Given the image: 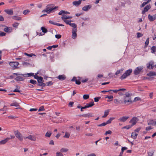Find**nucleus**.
Wrapping results in <instances>:
<instances>
[{"label":"nucleus","instance_id":"27","mask_svg":"<svg viewBox=\"0 0 156 156\" xmlns=\"http://www.w3.org/2000/svg\"><path fill=\"white\" fill-rule=\"evenodd\" d=\"M151 6L150 5H147L144 8V10L146 12H147L148 10L150 9Z\"/></svg>","mask_w":156,"mask_h":156},{"label":"nucleus","instance_id":"56","mask_svg":"<svg viewBox=\"0 0 156 156\" xmlns=\"http://www.w3.org/2000/svg\"><path fill=\"white\" fill-rule=\"evenodd\" d=\"M112 133V132L111 130H108L105 133V135H107L108 134H111Z\"/></svg>","mask_w":156,"mask_h":156},{"label":"nucleus","instance_id":"28","mask_svg":"<svg viewBox=\"0 0 156 156\" xmlns=\"http://www.w3.org/2000/svg\"><path fill=\"white\" fill-rule=\"evenodd\" d=\"M109 112V110H106L104 112V115L102 116V118H104L106 117L108 115Z\"/></svg>","mask_w":156,"mask_h":156},{"label":"nucleus","instance_id":"46","mask_svg":"<svg viewBox=\"0 0 156 156\" xmlns=\"http://www.w3.org/2000/svg\"><path fill=\"white\" fill-rule=\"evenodd\" d=\"M45 109H44V106H42L40 107L38 109V111L40 112L41 111H44Z\"/></svg>","mask_w":156,"mask_h":156},{"label":"nucleus","instance_id":"43","mask_svg":"<svg viewBox=\"0 0 156 156\" xmlns=\"http://www.w3.org/2000/svg\"><path fill=\"white\" fill-rule=\"evenodd\" d=\"M107 124L106 122H103L101 124H98L97 125V126L98 127H101L102 126H105Z\"/></svg>","mask_w":156,"mask_h":156},{"label":"nucleus","instance_id":"34","mask_svg":"<svg viewBox=\"0 0 156 156\" xmlns=\"http://www.w3.org/2000/svg\"><path fill=\"white\" fill-rule=\"evenodd\" d=\"M128 76L125 73H123V75L120 77V79L121 80H123L125 78H126Z\"/></svg>","mask_w":156,"mask_h":156},{"label":"nucleus","instance_id":"54","mask_svg":"<svg viewBox=\"0 0 156 156\" xmlns=\"http://www.w3.org/2000/svg\"><path fill=\"white\" fill-rule=\"evenodd\" d=\"M56 156H63V154L61 152H57L56 153Z\"/></svg>","mask_w":156,"mask_h":156},{"label":"nucleus","instance_id":"1","mask_svg":"<svg viewBox=\"0 0 156 156\" xmlns=\"http://www.w3.org/2000/svg\"><path fill=\"white\" fill-rule=\"evenodd\" d=\"M53 4L48 5L44 10L42 11V12H46L47 14H50L51 12H54V10L58 8V6H56L54 7L52 6Z\"/></svg>","mask_w":156,"mask_h":156},{"label":"nucleus","instance_id":"4","mask_svg":"<svg viewBox=\"0 0 156 156\" xmlns=\"http://www.w3.org/2000/svg\"><path fill=\"white\" fill-rule=\"evenodd\" d=\"M16 136L20 140L22 141L23 139L21 133L18 131L16 130L14 132Z\"/></svg>","mask_w":156,"mask_h":156},{"label":"nucleus","instance_id":"14","mask_svg":"<svg viewBox=\"0 0 156 156\" xmlns=\"http://www.w3.org/2000/svg\"><path fill=\"white\" fill-rule=\"evenodd\" d=\"M77 31V29H73L72 30V37L73 38H75L77 36V34L76 32Z\"/></svg>","mask_w":156,"mask_h":156},{"label":"nucleus","instance_id":"55","mask_svg":"<svg viewBox=\"0 0 156 156\" xmlns=\"http://www.w3.org/2000/svg\"><path fill=\"white\" fill-rule=\"evenodd\" d=\"M149 38H148L145 42V46H147V45L148 44L149 42Z\"/></svg>","mask_w":156,"mask_h":156},{"label":"nucleus","instance_id":"21","mask_svg":"<svg viewBox=\"0 0 156 156\" xmlns=\"http://www.w3.org/2000/svg\"><path fill=\"white\" fill-rule=\"evenodd\" d=\"M4 31L7 33H10L11 32L12 30L11 27H6L4 30Z\"/></svg>","mask_w":156,"mask_h":156},{"label":"nucleus","instance_id":"6","mask_svg":"<svg viewBox=\"0 0 156 156\" xmlns=\"http://www.w3.org/2000/svg\"><path fill=\"white\" fill-rule=\"evenodd\" d=\"M9 65L14 69H16L19 64L18 62H10L9 63Z\"/></svg>","mask_w":156,"mask_h":156},{"label":"nucleus","instance_id":"63","mask_svg":"<svg viewBox=\"0 0 156 156\" xmlns=\"http://www.w3.org/2000/svg\"><path fill=\"white\" fill-rule=\"evenodd\" d=\"M76 83L78 85H80L81 83L80 81L78 80H76Z\"/></svg>","mask_w":156,"mask_h":156},{"label":"nucleus","instance_id":"48","mask_svg":"<svg viewBox=\"0 0 156 156\" xmlns=\"http://www.w3.org/2000/svg\"><path fill=\"white\" fill-rule=\"evenodd\" d=\"M68 150L64 148H62L60 150V151L62 152H67Z\"/></svg>","mask_w":156,"mask_h":156},{"label":"nucleus","instance_id":"11","mask_svg":"<svg viewBox=\"0 0 156 156\" xmlns=\"http://www.w3.org/2000/svg\"><path fill=\"white\" fill-rule=\"evenodd\" d=\"M129 117L128 116H123L121 117L118 119V120L121 122H125L128 119Z\"/></svg>","mask_w":156,"mask_h":156},{"label":"nucleus","instance_id":"31","mask_svg":"<svg viewBox=\"0 0 156 156\" xmlns=\"http://www.w3.org/2000/svg\"><path fill=\"white\" fill-rule=\"evenodd\" d=\"M115 118L112 117L110 118L106 122L107 124H110L111 123L112 121Z\"/></svg>","mask_w":156,"mask_h":156},{"label":"nucleus","instance_id":"2","mask_svg":"<svg viewBox=\"0 0 156 156\" xmlns=\"http://www.w3.org/2000/svg\"><path fill=\"white\" fill-rule=\"evenodd\" d=\"M126 96L124 98V103L126 104L127 102H129L131 103L132 101L131 100L130 97L132 95V94L129 93L128 92H126Z\"/></svg>","mask_w":156,"mask_h":156},{"label":"nucleus","instance_id":"57","mask_svg":"<svg viewBox=\"0 0 156 156\" xmlns=\"http://www.w3.org/2000/svg\"><path fill=\"white\" fill-rule=\"evenodd\" d=\"M127 148L126 147H122V153L123 154L124 150L127 149Z\"/></svg>","mask_w":156,"mask_h":156},{"label":"nucleus","instance_id":"51","mask_svg":"<svg viewBox=\"0 0 156 156\" xmlns=\"http://www.w3.org/2000/svg\"><path fill=\"white\" fill-rule=\"evenodd\" d=\"M101 98V97H98L94 98V101L95 102H98L99 100Z\"/></svg>","mask_w":156,"mask_h":156},{"label":"nucleus","instance_id":"64","mask_svg":"<svg viewBox=\"0 0 156 156\" xmlns=\"http://www.w3.org/2000/svg\"><path fill=\"white\" fill-rule=\"evenodd\" d=\"M113 98V96H106V97H105V98H108V99H112Z\"/></svg>","mask_w":156,"mask_h":156},{"label":"nucleus","instance_id":"10","mask_svg":"<svg viewBox=\"0 0 156 156\" xmlns=\"http://www.w3.org/2000/svg\"><path fill=\"white\" fill-rule=\"evenodd\" d=\"M148 18L150 21H153L156 19V14L154 15L153 16L149 14L148 16Z\"/></svg>","mask_w":156,"mask_h":156},{"label":"nucleus","instance_id":"15","mask_svg":"<svg viewBox=\"0 0 156 156\" xmlns=\"http://www.w3.org/2000/svg\"><path fill=\"white\" fill-rule=\"evenodd\" d=\"M57 78L59 80L62 81L64 80L66 78V76L64 75H59Z\"/></svg>","mask_w":156,"mask_h":156},{"label":"nucleus","instance_id":"23","mask_svg":"<svg viewBox=\"0 0 156 156\" xmlns=\"http://www.w3.org/2000/svg\"><path fill=\"white\" fill-rule=\"evenodd\" d=\"M5 11L8 14L12 15L13 14V11L12 10H5Z\"/></svg>","mask_w":156,"mask_h":156},{"label":"nucleus","instance_id":"19","mask_svg":"<svg viewBox=\"0 0 156 156\" xmlns=\"http://www.w3.org/2000/svg\"><path fill=\"white\" fill-rule=\"evenodd\" d=\"M147 75L150 76H156V72L154 71H150L147 73Z\"/></svg>","mask_w":156,"mask_h":156},{"label":"nucleus","instance_id":"59","mask_svg":"<svg viewBox=\"0 0 156 156\" xmlns=\"http://www.w3.org/2000/svg\"><path fill=\"white\" fill-rule=\"evenodd\" d=\"M74 104L73 102H70L69 104V106L71 107L73 106V105Z\"/></svg>","mask_w":156,"mask_h":156},{"label":"nucleus","instance_id":"32","mask_svg":"<svg viewBox=\"0 0 156 156\" xmlns=\"http://www.w3.org/2000/svg\"><path fill=\"white\" fill-rule=\"evenodd\" d=\"M10 106H15L16 107H18L19 106V104L16 102H13L10 105Z\"/></svg>","mask_w":156,"mask_h":156},{"label":"nucleus","instance_id":"53","mask_svg":"<svg viewBox=\"0 0 156 156\" xmlns=\"http://www.w3.org/2000/svg\"><path fill=\"white\" fill-rule=\"evenodd\" d=\"M6 34L4 32L0 31V36L2 37L5 36Z\"/></svg>","mask_w":156,"mask_h":156},{"label":"nucleus","instance_id":"35","mask_svg":"<svg viewBox=\"0 0 156 156\" xmlns=\"http://www.w3.org/2000/svg\"><path fill=\"white\" fill-rule=\"evenodd\" d=\"M41 29L42 30V32L44 33H46L48 32L47 30L44 27H42Z\"/></svg>","mask_w":156,"mask_h":156},{"label":"nucleus","instance_id":"18","mask_svg":"<svg viewBox=\"0 0 156 156\" xmlns=\"http://www.w3.org/2000/svg\"><path fill=\"white\" fill-rule=\"evenodd\" d=\"M93 116V114L90 113H89L86 114H84L83 117H90Z\"/></svg>","mask_w":156,"mask_h":156},{"label":"nucleus","instance_id":"33","mask_svg":"<svg viewBox=\"0 0 156 156\" xmlns=\"http://www.w3.org/2000/svg\"><path fill=\"white\" fill-rule=\"evenodd\" d=\"M69 25L74 28L73 29H77V25L75 23H70L69 24Z\"/></svg>","mask_w":156,"mask_h":156},{"label":"nucleus","instance_id":"50","mask_svg":"<svg viewBox=\"0 0 156 156\" xmlns=\"http://www.w3.org/2000/svg\"><path fill=\"white\" fill-rule=\"evenodd\" d=\"M53 82L51 81L47 82L46 83V85L48 86H49L53 84Z\"/></svg>","mask_w":156,"mask_h":156},{"label":"nucleus","instance_id":"61","mask_svg":"<svg viewBox=\"0 0 156 156\" xmlns=\"http://www.w3.org/2000/svg\"><path fill=\"white\" fill-rule=\"evenodd\" d=\"M55 37L57 39H59L61 37V35L60 34H56L55 35Z\"/></svg>","mask_w":156,"mask_h":156},{"label":"nucleus","instance_id":"30","mask_svg":"<svg viewBox=\"0 0 156 156\" xmlns=\"http://www.w3.org/2000/svg\"><path fill=\"white\" fill-rule=\"evenodd\" d=\"M94 105V104L93 101H91L90 103L87 104V105L88 106V108L91 107Z\"/></svg>","mask_w":156,"mask_h":156},{"label":"nucleus","instance_id":"52","mask_svg":"<svg viewBox=\"0 0 156 156\" xmlns=\"http://www.w3.org/2000/svg\"><path fill=\"white\" fill-rule=\"evenodd\" d=\"M143 35V34L140 33H137V37L138 38L141 37Z\"/></svg>","mask_w":156,"mask_h":156},{"label":"nucleus","instance_id":"9","mask_svg":"<svg viewBox=\"0 0 156 156\" xmlns=\"http://www.w3.org/2000/svg\"><path fill=\"white\" fill-rule=\"evenodd\" d=\"M126 90V89L125 88H120L118 90H110L108 91V92H110L111 94H112V92H111V91H113V92L114 93H117L118 92V91H124L125 90Z\"/></svg>","mask_w":156,"mask_h":156},{"label":"nucleus","instance_id":"3","mask_svg":"<svg viewBox=\"0 0 156 156\" xmlns=\"http://www.w3.org/2000/svg\"><path fill=\"white\" fill-rule=\"evenodd\" d=\"M144 67L143 66H140L136 67L134 71V73L135 75L139 74L143 69Z\"/></svg>","mask_w":156,"mask_h":156},{"label":"nucleus","instance_id":"8","mask_svg":"<svg viewBox=\"0 0 156 156\" xmlns=\"http://www.w3.org/2000/svg\"><path fill=\"white\" fill-rule=\"evenodd\" d=\"M147 67L148 69H153L154 66V62L152 61H150L147 64Z\"/></svg>","mask_w":156,"mask_h":156},{"label":"nucleus","instance_id":"49","mask_svg":"<svg viewBox=\"0 0 156 156\" xmlns=\"http://www.w3.org/2000/svg\"><path fill=\"white\" fill-rule=\"evenodd\" d=\"M37 85L42 87H44L46 85V83H44L43 82L41 83L40 84H37Z\"/></svg>","mask_w":156,"mask_h":156},{"label":"nucleus","instance_id":"62","mask_svg":"<svg viewBox=\"0 0 156 156\" xmlns=\"http://www.w3.org/2000/svg\"><path fill=\"white\" fill-rule=\"evenodd\" d=\"M19 23H15L12 24V26L14 27H17L18 26Z\"/></svg>","mask_w":156,"mask_h":156},{"label":"nucleus","instance_id":"17","mask_svg":"<svg viewBox=\"0 0 156 156\" xmlns=\"http://www.w3.org/2000/svg\"><path fill=\"white\" fill-rule=\"evenodd\" d=\"M91 6L90 5H85L83 8L82 10L87 11L89 9L91 8Z\"/></svg>","mask_w":156,"mask_h":156},{"label":"nucleus","instance_id":"58","mask_svg":"<svg viewBox=\"0 0 156 156\" xmlns=\"http://www.w3.org/2000/svg\"><path fill=\"white\" fill-rule=\"evenodd\" d=\"M37 74H38V73H37L36 74L34 75V78L37 80L39 78V76L37 75Z\"/></svg>","mask_w":156,"mask_h":156},{"label":"nucleus","instance_id":"60","mask_svg":"<svg viewBox=\"0 0 156 156\" xmlns=\"http://www.w3.org/2000/svg\"><path fill=\"white\" fill-rule=\"evenodd\" d=\"M30 64L27 62H24L23 63V65L24 66H28L30 65Z\"/></svg>","mask_w":156,"mask_h":156},{"label":"nucleus","instance_id":"20","mask_svg":"<svg viewBox=\"0 0 156 156\" xmlns=\"http://www.w3.org/2000/svg\"><path fill=\"white\" fill-rule=\"evenodd\" d=\"M10 138H7L0 141V145L5 144L9 140Z\"/></svg>","mask_w":156,"mask_h":156},{"label":"nucleus","instance_id":"12","mask_svg":"<svg viewBox=\"0 0 156 156\" xmlns=\"http://www.w3.org/2000/svg\"><path fill=\"white\" fill-rule=\"evenodd\" d=\"M24 138L28 139H29L33 141H35L36 140V138L34 136H33L30 135L28 136H27Z\"/></svg>","mask_w":156,"mask_h":156},{"label":"nucleus","instance_id":"5","mask_svg":"<svg viewBox=\"0 0 156 156\" xmlns=\"http://www.w3.org/2000/svg\"><path fill=\"white\" fill-rule=\"evenodd\" d=\"M138 121V118L136 117H133L130 121L129 122L132 123L131 125L132 126L135 125L137 121Z\"/></svg>","mask_w":156,"mask_h":156},{"label":"nucleus","instance_id":"39","mask_svg":"<svg viewBox=\"0 0 156 156\" xmlns=\"http://www.w3.org/2000/svg\"><path fill=\"white\" fill-rule=\"evenodd\" d=\"M89 98V94H84L83 95V98L84 99L87 100Z\"/></svg>","mask_w":156,"mask_h":156},{"label":"nucleus","instance_id":"26","mask_svg":"<svg viewBox=\"0 0 156 156\" xmlns=\"http://www.w3.org/2000/svg\"><path fill=\"white\" fill-rule=\"evenodd\" d=\"M38 82V84H40L41 83L44 82L43 77L41 76H39V78L37 80Z\"/></svg>","mask_w":156,"mask_h":156},{"label":"nucleus","instance_id":"44","mask_svg":"<svg viewBox=\"0 0 156 156\" xmlns=\"http://www.w3.org/2000/svg\"><path fill=\"white\" fill-rule=\"evenodd\" d=\"M30 10L29 9H26L24 10L23 12V14L24 15H26L29 12H30Z\"/></svg>","mask_w":156,"mask_h":156},{"label":"nucleus","instance_id":"7","mask_svg":"<svg viewBox=\"0 0 156 156\" xmlns=\"http://www.w3.org/2000/svg\"><path fill=\"white\" fill-rule=\"evenodd\" d=\"M147 124L148 125H152L153 126H155L156 125V120L152 119H149L147 120Z\"/></svg>","mask_w":156,"mask_h":156},{"label":"nucleus","instance_id":"13","mask_svg":"<svg viewBox=\"0 0 156 156\" xmlns=\"http://www.w3.org/2000/svg\"><path fill=\"white\" fill-rule=\"evenodd\" d=\"M70 12L64 10H61L58 13V15H65V14H69Z\"/></svg>","mask_w":156,"mask_h":156},{"label":"nucleus","instance_id":"37","mask_svg":"<svg viewBox=\"0 0 156 156\" xmlns=\"http://www.w3.org/2000/svg\"><path fill=\"white\" fill-rule=\"evenodd\" d=\"M24 54L25 55L27 56H28L29 57H31L33 56H35L36 55L33 54V53H31L30 54H28V53H24Z\"/></svg>","mask_w":156,"mask_h":156},{"label":"nucleus","instance_id":"36","mask_svg":"<svg viewBox=\"0 0 156 156\" xmlns=\"http://www.w3.org/2000/svg\"><path fill=\"white\" fill-rule=\"evenodd\" d=\"M12 18L13 19H14V20H20L21 19V17H18L17 16H14L12 17Z\"/></svg>","mask_w":156,"mask_h":156},{"label":"nucleus","instance_id":"38","mask_svg":"<svg viewBox=\"0 0 156 156\" xmlns=\"http://www.w3.org/2000/svg\"><path fill=\"white\" fill-rule=\"evenodd\" d=\"M30 83L33 84H37V81L33 80H30Z\"/></svg>","mask_w":156,"mask_h":156},{"label":"nucleus","instance_id":"41","mask_svg":"<svg viewBox=\"0 0 156 156\" xmlns=\"http://www.w3.org/2000/svg\"><path fill=\"white\" fill-rule=\"evenodd\" d=\"M132 127V126L131 125H127L126 126L123 127V128L126 129H129L130 128Z\"/></svg>","mask_w":156,"mask_h":156},{"label":"nucleus","instance_id":"29","mask_svg":"<svg viewBox=\"0 0 156 156\" xmlns=\"http://www.w3.org/2000/svg\"><path fill=\"white\" fill-rule=\"evenodd\" d=\"M137 135L138 134L136 133L135 132H133L132 133L131 136L133 138L135 139L136 138Z\"/></svg>","mask_w":156,"mask_h":156},{"label":"nucleus","instance_id":"45","mask_svg":"<svg viewBox=\"0 0 156 156\" xmlns=\"http://www.w3.org/2000/svg\"><path fill=\"white\" fill-rule=\"evenodd\" d=\"M70 136V134L68 133L67 132H66L65 135L63 136L64 137H65L67 138H68Z\"/></svg>","mask_w":156,"mask_h":156},{"label":"nucleus","instance_id":"47","mask_svg":"<svg viewBox=\"0 0 156 156\" xmlns=\"http://www.w3.org/2000/svg\"><path fill=\"white\" fill-rule=\"evenodd\" d=\"M122 71L123 70L122 69L119 70H118L115 73V75H117L120 73H122Z\"/></svg>","mask_w":156,"mask_h":156},{"label":"nucleus","instance_id":"16","mask_svg":"<svg viewBox=\"0 0 156 156\" xmlns=\"http://www.w3.org/2000/svg\"><path fill=\"white\" fill-rule=\"evenodd\" d=\"M72 18V16H66V15H63L61 17V19L62 20H66L69 19H71Z\"/></svg>","mask_w":156,"mask_h":156},{"label":"nucleus","instance_id":"25","mask_svg":"<svg viewBox=\"0 0 156 156\" xmlns=\"http://www.w3.org/2000/svg\"><path fill=\"white\" fill-rule=\"evenodd\" d=\"M24 79V78L20 76H17L15 78V80L17 81H22Z\"/></svg>","mask_w":156,"mask_h":156},{"label":"nucleus","instance_id":"24","mask_svg":"<svg viewBox=\"0 0 156 156\" xmlns=\"http://www.w3.org/2000/svg\"><path fill=\"white\" fill-rule=\"evenodd\" d=\"M132 72V69H129L127 70H126L125 73L128 76L130 75Z\"/></svg>","mask_w":156,"mask_h":156},{"label":"nucleus","instance_id":"42","mask_svg":"<svg viewBox=\"0 0 156 156\" xmlns=\"http://www.w3.org/2000/svg\"><path fill=\"white\" fill-rule=\"evenodd\" d=\"M52 133L51 132H48V131L47 132L45 135V136L46 137H50L51 135V134Z\"/></svg>","mask_w":156,"mask_h":156},{"label":"nucleus","instance_id":"40","mask_svg":"<svg viewBox=\"0 0 156 156\" xmlns=\"http://www.w3.org/2000/svg\"><path fill=\"white\" fill-rule=\"evenodd\" d=\"M151 50L152 53H154L156 51V47L154 46L152 47L151 48Z\"/></svg>","mask_w":156,"mask_h":156},{"label":"nucleus","instance_id":"22","mask_svg":"<svg viewBox=\"0 0 156 156\" xmlns=\"http://www.w3.org/2000/svg\"><path fill=\"white\" fill-rule=\"evenodd\" d=\"M81 3V2L80 0H79L78 1H75L73 2V5L78 6Z\"/></svg>","mask_w":156,"mask_h":156}]
</instances>
